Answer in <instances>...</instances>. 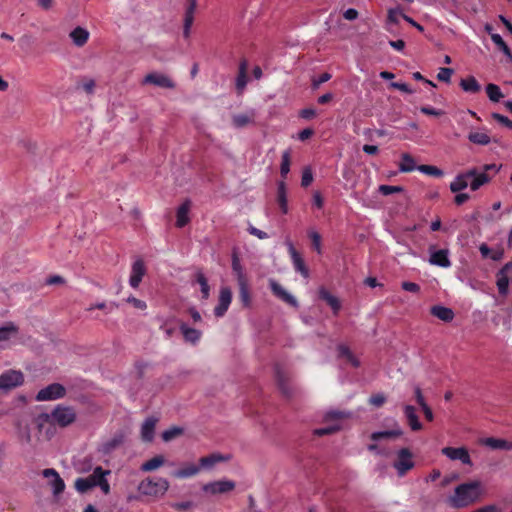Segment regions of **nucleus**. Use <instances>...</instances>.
Wrapping results in <instances>:
<instances>
[{
    "label": "nucleus",
    "instance_id": "obj_1",
    "mask_svg": "<svg viewBox=\"0 0 512 512\" xmlns=\"http://www.w3.org/2000/svg\"><path fill=\"white\" fill-rule=\"evenodd\" d=\"M76 417L73 407L59 404L50 414H39L35 418V424L40 434L44 433L47 438H51L55 433V424L64 428L74 423Z\"/></svg>",
    "mask_w": 512,
    "mask_h": 512
},
{
    "label": "nucleus",
    "instance_id": "obj_2",
    "mask_svg": "<svg viewBox=\"0 0 512 512\" xmlns=\"http://www.w3.org/2000/svg\"><path fill=\"white\" fill-rule=\"evenodd\" d=\"M482 493L479 481L462 483L455 488L454 494L448 498V504L453 508H464L479 500Z\"/></svg>",
    "mask_w": 512,
    "mask_h": 512
},
{
    "label": "nucleus",
    "instance_id": "obj_3",
    "mask_svg": "<svg viewBox=\"0 0 512 512\" xmlns=\"http://www.w3.org/2000/svg\"><path fill=\"white\" fill-rule=\"evenodd\" d=\"M169 488V482L165 478H146L138 486L141 494L146 496H162Z\"/></svg>",
    "mask_w": 512,
    "mask_h": 512
},
{
    "label": "nucleus",
    "instance_id": "obj_4",
    "mask_svg": "<svg viewBox=\"0 0 512 512\" xmlns=\"http://www.w3.org/2000/svg\"><path fill=\"white\" fill-rule=\"evenodd\" d=\"M414 465L412 452L408 448H401L393 464L398 476H404Z\"/></svg>",
    "mask_w": 512,
    "mask_h": 512
},
{
    "label": "nucleus",
    "instance_id": "obj_5",
    "mask_svg": "<svg viewBox=\"0 0 512 512\" xmlns=\"http://www.w3.org/2000/svg\"><path fill=\"white\" fill-rule=\"evenodd\" d=\"M66 395V388L60 383H52L38 391L37 401H52L61 399Z\"/></svg>",
    "mask_w": 512,
    "mask_h": 512
},
{
    "label": "nucleus",
    "instance_id": "obj_6",
    "mask_svg": "<svg viewBox=\"0 0 512 512\" xmlns=\"http://www.w3.org/2000/svg\"><path fill=\"white\" fill-rule=\"evenodd\" d=\"M110 474V470H105L101 466H97L93 469V472L87 476V478L94 487H99L101 491L107 495L110 493L111 489L106 477Z\"/></svg>",
    "mask_w": 512,
    "mask_h": 512
},
{
    "label": "nucleus",
    "instance_id": "obj_7",
    "mask_svg": "<svg viewBox=\"0 0 512 512\" xmlns=\"http://www.w3.org/2000/svg\"><path fill=\"white\" fill-rule=\"evenodd\" d=\"M24 381L23 374L20 371L9 370L0 375V389H11L21 385Z\"/></svg>",
    "mask_w": 512,
    "mask_h": 512
},
{
    "label": "nucleus",
    "instance_id": "obj_8",
    "mask_svg": "<svg viewBox=\"0 0 512 512\" xmlns=\"http://www.w3.org/2000/svg\"><path fill=\"white\" fill-rule=\"evenodd\" d=\"M512 269V261L506 263L496 274V285L500 295L505 296L509 289L508 273Z\"/></svg>",
    "mask_w": 512,
    "mask_h": 512
},
{
    "label": "nucleus",
    "instance_id": "obj_9",
    "mask_svg": "<svg viewBox=\"0 0 512 512\" xmlns=\"http://www.w3.org/2000/svg\"><path fill=\"white\" fill-rule=\"evenodd\" d=\"M248 61L242 59L239 63L238 74L235 79V90L237 95H242L248 83Z\"/></svg>",
    "mask_w": 512,
    "mask_h": 512
},
{
    "label": "nucleus",
    "instance_id": "obj_10",
    "mask_svg": "<svg viewBox=\"0 0 512 512\" xmlns=\"http://www.w3.org/2000/svg\"><path fill=\"white\" fill-rule=\"evenodd\" d=\"M441 452L443 455L447 456L451 460H459L463 464L471 465L470 455L468 453V450L464 447H444L441 450Z\"/></svg>",
    "mask_w": 512,
    "mask_h": 512
},
{
    "label": "nucleus",
    "instance_id": "obj_11",
    "mask_svg": "<svg viewBox=\"0 0 512 512\" xmlns=\"http://www.w3.org/2000/svg\"><path fill=\"white\" fill-rule=\"evenodd\" d=\"M143 84H153L155 86L167 89H173L175 87L174 82L166 75L160 73H149L143 81Z\"/></svg>",
    "mask_w": 512,
    "mask_h": 512
},
{
    "label": "nucleus",
    "instance_id": "obj_12",
    "mask_svg": "<svg viewBox=\"0 0 512 512\" xmlns=\"http://www.w3.org/2000/svg\"><path fill=\"white\" fill-rule=\"evenodd\" d=\"M288 251L295 271L299 272L304 278H308L309 270L305 265L304 259L302 258L300 253L294 248L292 243H288Z\"/></svg>",
    "mask_w": 512,
    "mask_h": 512
},
{
    "label": "nucleus",
    "instance_id": "obj_13",
    "mask_svg": "<svg viewBox=\"0 0 512 512\" xmlns=\"http://www.w3.org/2000/svg\"><path fill=\"white\" fill-rule=\"evenodd\" d=\"M146 273L145 264L142 259H137L131 268V275L129 279V284L132 288H138L143 276Z\"/></svg>",
    "mask_w": 512,
    "mask_h": 512
},
{
    "label": "nucleus",
    "instance_id": "obj_14",
    "mask_svg": "<svg viewBox=\"0 0 512 512\" xmlns=\"http://www.w3.org/2000/svg\"><path fill=\"white\" fill-rule=\"evenodd\" d=\"M187 7L184 16L183 36L188 39L190 36V29L194 21V13L197 7L196 0H186Z\"/></svg>",
    "mask_w": 512,
    "mask_h": 512
},
{
    "label": "nucleus",
    "instance_id": "obj_15",
    "mask_svg": "<svg viewBox=\"0 0 512 512\" xmlns=\"http://www.w3.org/2000/svg\"><path fill=\"white\" fill-rule=\"evenodd\" d=\"M42 474L45 478H50V477L53 478L52 481L50 482V485L53 489L54 495H59L60 493H62L64 491L65 483L55 469H53V468L44 469Z\"/></svg>",
    "mask_w": 512,
    "mask_h": 512
},
{
    "label": "nucleus",
    "instance_id": "obj_16",
    "mask_svg": "<svg viewBox=\"0 0 512 512\" xmlns=\"http://www.w3.org/2000/svg\"><path fill=\"white\" fill-rule=\"evenodd\" d=\"M474 175L473 171H466L459 173L455 179L450 183V190L453 193H458L469 186V180Z\"/></svg>",
    "mask_w": 512,
    "mask_h": 512
},
{
    "label": "nucleus",
    "instance_id": "obj_17",
    "mask_svg": "<svg viewBox=\"0 0 512 512\" xmlns=\"http://www.w3.org/2000/svg\"><path fill=\"white\" fill-rule=\"evenodd\" d=\"M430 264L439 266L442 268H449L451 266V261L449 259V250L448 249H440L434 251L430 255L429 259Z\"/></svg>",
    "mask_w": 512,
    "mask_h": 512
},
{
    "label": "nucleus",
    "instance_id": "obj_18",
    "mask_svg": "<svg viewBox=\"0 0 512 512\" xmlns=\"http://www.w3.org/2000/svg\"><path fill=\"white\" fill-rule=\"evenodd\" d=\"M191 208V201L186 199L177 209L176 213V226L182 228L186 226L189 221V211Z\"/></svg>",
    "mask_w": 512,
    "mask_h": 512
},
{
    "label": "nucleus",
    "instance_id": "obj_19",
    "mask_svg": "<svg viewBox=\"0 0 512 512\" xmlns=\"http://www.w3.org/2000/svg\"><path fill=\"white\" fill-rule=\"evenodd\" d=\"M468 171H473L474 175L471 176L469 180V186L472 191L478 190L483 185L490 182L491 177L485 172H478L476 168L469 169Z\"/></svg>",
    "mask_w": 512,
    "mask_h": 512
},
{
    "label": "nucleus",
    "instance_id": "obj_20",
    "mask_svg": "<svg viewBox=\"0 0 512 512\" xmlns=\"http://www.w3.org/2000/svg\"><path fill=\"white\" fill-rule=\"evenodd\" d=\"M201 471L199 464L187 463L184 464L180 469L174 471L172 476L178 479L190 478L197 475Z\"/></svg>",
    "mask_w": 512,
    "mask_h": 512
},
{
    "label": "nucleus",
    "instance_id": "obj_21",
    "mask_svg": "<svg viewBox=\"0 0 512 512\" xmlns=\"http://www.w3.org/2000/svg\"><path fill=\"white\" fill-rule=\"evenodd\" d=\"M319 298L323 301H325L333 310V313L337 315L339 311L341 310V303L339 299L332 295L326 288L320 287L319 291Z\"/></svg>",
    "mask_w": 512,
    "mask_h": 512
},
{
    "label": "nucleus",
    "instance_id": "obj_22",
    "mask_svg": "<svg viewBox=\"0 0 512 512\" xmlns=\"http://www.w3.org/2000/svg\"><path fill=\"white\" fill-rule=\"evenodd\" d=\"M404 415L407 419L408 425L412 431H419L422 429V424L416 414V409L412 405L404 406Z\"/></svg>",
    "mask_w": 512,
    "mask_h": 512
},
{
    "label": "nucleus",
    "instance_id": "obj_23",
    "mask_svg": "<svg viewBox=\"0 0 512 512\" xmlns=\"http://www.w3.org/2000/svg\"><path fill=\"white\" fill-rule=\"evenodd\" d=\"M69 36L74 45L83 47L89 40L90 33L87 29L78 26L70 32Z\"/></svg>",
    "mask_w": 512,
    "mask_h": 512
},
{
    "label": "nucleus",
    "instance_id": "obj_24",
    "mask_svg": "<svg viewBox=\"0 0 512 512\" xmlns=\"http://www.w3.org/2000/svg\"><path fill=\"white\" fill-rule=\"evenodd\" d=\"M270 287H271L273 294L275 296H277L278 298H280L282 301H284L292 306L297 305L296 299L292 295H290L280 284H278L275 281H271Z\"/></svg>",
    "mask_w": 512,
    "mask_h": 512
},
{
    "label": "nucleus",
    "instance_id": "obj_25",
    "mask_svg": "<svg viewBox=\"0 0 512 512\" xmlns=\"http://www.w3.org/2000/svg\"><path fill=\"white\" fill-rule=\"evenodd\" d=\"M277 203L283 214L288 213V198L287 188L284 180L279 181L277 184Z\"/></svg>",
    "mask_w": 512,
    "mask_h": 512
},
{
    "label": "nucleus",
    "instance_id": "obj_26",
    "mask_svg": "<svg viewBox=\"0 0 512 512\" xmlns=\"http://www.w3.org/2000/svg\"><path fill=\"white\" fill-rule=\"evenodd\" d=\"M255 113L249 111L246 113H239L232 116V125L235 128H244L254 122Z\"/></svg>",
    "mask_w": 512,
    "mask_h": 512
},
{
    "label": "nucleus",
    "instance_id": "obj_27",
    "mask_svg": "<svg viewBox=\"0 0 512 512\" xmlns=\"http://www.w3.org/2000/svg\"><path fill=\"white\" fill-rule=\"evenodd\" d=\"M224 461V455L220 453H213L199 459V466L201 470H211L216 464Z\"/></svg>",
    "mask_w": 512,
    "mask_h": 512
},
{
    "label": "nucleus",
    "instance_id": "obj_28",
    "mask_svg": "<svg viewBox=\"0 0 512 512\" xmlns=\"http://www.w3.org/2000/svg\"><path fill=\"white\" fill-rule=\"evenodd\" d=\"M430 313L434 317H437L438 319L444 322H450L454 318V312L452 311V309L441 305L432 306L430 309Z\"/></svg>",
    "mask_w": 512,
    "mask_h": 512
},
{
    "label": "nucleus",
    "instance_id": "obj_29",
    "mask_svg": "<svg viewBox=\"0 0 512 512\" xmlns=\"http://www.w3.org/2000/svg\"><path fill=\"white\" fill-rule=\"evenodd\" d=\"M156 421L154 418H147L142 424L141 437L143 441L150 442L153 440Z\"/></svg>",
    "mask_w": 512,
    "mask_h": 512
},
{
    "label": "nucleus",
    "instance_id": "obj_30",
    "mask_svg": "<svg viewBox=\"0 0 512 512\" xmlns=\"http://www.w3.org/2000/svg\"><path fill=\"white\" fill-rule=\"evenodd\" d=\"M403 431L400 428L393 429V430H387V431H378L373 432L370 436L371 440L373 441H380V440H389V439H395L400 436H402Z\"/></svg>",
    "mask_w": 512,
    "mask_h": 512
},
{
    "label": "nucleus",
    "instance_id": "obj_31",
    "mask_svg": "<svg viewBox=\"0 0 512 512\" xmlns=\"http://www.w3.org/2000/svg\"><path fill=\"white\" fill-rule=\"evenodd\" d=\"M19 328L13 322L0 327V343L8 341L17 336Z\"/></svg>",
    "mask_w": 512,
    "mask_h": 512
},
{
    "label": "nucleus",
    "instance_id": "obj_32",
    "mask_svg": "<svg viewBox=\"0 0 512 512\" xmlns=\"http://www.w3.org/2000/svg\"><path fill=\"white\" fill-rule=\"evenodd\" d=\"M460 87L469 93H478L481 90V85L474 76H468L467 78L461 79Z\"/></svg>",
    "mask_w": 512,
    "mask_h": 512
},
{
    "label": "nucleus",
    "instance_id": "obj_33",
    "mask_svg": "<svg viewBox=\"0 0 512 512\" xmlns=\"http://www.w3.org/2000/svg\"><path fill=\"white\" fill-rule=\"evenodd\" d=\"M164 463H165L164 456L157 455V456L149 459L148 461L144 462L141 465L140 469L143 472H151V471H154V470L160 468L162 465H164Z\"/></svg>",
    "mask_w": 512,
    "mask_h": 512
},
{
    "label": "nucleus",
    "instance_id": "obj_34",
    "mask_svg": "<svg viewBox=\"0 0 512 512\" xmlns=\"http://www.w3.org/2000/svg\"><path fill=\"white\" fill-rule=\"evenodd\" d=\"M338 356L340 358L346 359L353 367H358L360 365L359 360L354 356L349 347L344 344H340L337 347Z\"/></svg>",
    "mask_w": 512,
    "mask_h": 512
},
{
    "label": "nucleus",
    "instance_id": "obj_35",
    "mask_svg": "<svg viewBox=\"0 0 512 512\" xmlns=\"http://www.w3.org/2000/svg\"><path fill=\"white\" fill-rule=\"evenodd\" d=\"M181 332L185 341L195 344L201 337L200 331L188 327L186 324L181 323L180 325Z\"/></svg>",
    "mask_w": 512,
    "mask_h": 512
},
{
    "label": "nucleus",
    "instance_id": "obj_36",
    "mask_svg": "<svg viewBox=\"0 0 512 512\" xmlns=\"http://www.w3.org/2000/svg\"><path fill=\"white\" fill-rule=\"evenodd\" d=\"M123 443V436L116 435L112 439L104 442L101 446V452L104 454H110L116 448H118Z\"/></svg>",
    "mask_w": 512,
    "mask_h": 512
},
{
    "label": "nucleus",
    "instance_id": "obj_37",
    "mask_svg": "<svg viewBox=\"0 0 512 512\" xmlns=\"http://www.w3.org/2000/svg\"><path fill=\"white\" fill-rule=\"evenodd\" d=\"M415 169H417V167H416L415 160L413 159V157L408 153H403L401 155V163L399 165V170L401 172L407 173V172H412Z\"/></svg>",
    "mask_w": 512,
    "mask_h": 512
},
{
    "label": "nucleus",
    "instance_id": "obj_38",
    "mask_svg": "<svg viewBox=\"0 0 512 512\" xmlns=\"http://www.w3.org/2000/svg\"><path fill=\"white\" fill-rule=\"evenodd\" d=\"M468 139L473 144L482 145V146L488 145L491 142V138L487 133L478 132V131L470 132L468 134Z\"/></svg>",
    "mask_w": 512,
    "mask_h": 512
},
{
    "label": "nucleus",
    "instance_id": "obj_39",
    "mask_svg": "<svg viewBox=\"0 0 512 512\" xmlns=\"http://www.w3.org/2000/svg\"><path fill=\"white\" fill-rule=\"evenodd\" d=\"M232 270L237 278V282L247 280V277L243 271V267L240 264V260L235 250L232 253Z\"/></svg>",
    "mask_w": 512,
    "mask_h": 512
},
{
    "label": "nucleus",
    "instance_id": "obj_40",
    "mask_svg": "<svg viewBox=\"0 0 512 512\" xmlns=\"http://www.w3.org/2000/svg\"><path fill=\"white\" fill-rule=\"evenodd\" d=\"M491 40L498 47V49L500 51H502L512 61L511 50H510L509 46L506 44V42L503 40L501 35H499L497 33H492Z\"/></svg>",
    "mask_w": 512,
    "mask_h": 512
},
{
    "label": "nucleus",
    "instance_id": "obj_41",
    "mask_svg": "<svg viewBox=\"0 0 512 512\" xmlns=\"http://www.w3.org/2000/svg\"><path fill=\"white\" fill-rule=\"evenodd\" d=\"M239 286V297L243 304V306L248 307L250 305V293L248 286V279L243 281H238Z\"/></svg>",
    "mask_w": 512,
    "mask_h": 512
},
{
    "label": "nucleus",
    "instance_id": "obj_42",
    "mask_svg": "<svg viewBox=\"0 0 512 512\" xmlns=\"http://www.w3.org/2000/svg\"><path fill=\"white\" fill-rule=\"evenodd\" d=\"M276 380H277L278 387L281 390L282 394L285 395L286 397H290L291 396V388L288 385L284 374L278 368L276 369Z\"/></svg>",
    "mask_w": 512,
    "mask_h": 512
},
{
    "label": "nucleus",
    "instance_id": "obj_43",
    "mask_svg": "<svg viewBox=\"0 0 512 512\" xmlns=\"http://www.w3.org/2000/svg\"><path fill=\"white\" fill-rule=\"evenodd\" d=\"M486 93L492 102H499L504 97L498 85L490 83L486 86Z\"/></svg>",
    "mask_w": 512,
    "mask_h": 512
},
{
    "label": "nucleus",
    "instance_id": "obj_44",
    "mask_svg": "<svg viewBox=\"0 0 512 512\" xmlns=\"http://www.w3.org/2000/svg\"><path fill=\"white\" fill-rule=\"evenodd\" d=\"M290 165H291L290 151L286 150L282 154L281 165H280V175L283 179H286L288 173L290 172Z\"/></svg>",
    "mask_w": 512,
    "mask_h": 512
},
{
    "label": "nucleus",
    "instance_id": "obj_45",
    "mask_svg": "<svg viewBox=\"0 0 512 512\" xmlns=\"http://www.w3.org/2000/svg\"><path fill=\"white\" fill-rule=\"evenodd\" d=\"M484 443H485V445H487L488 447H490L492 449H510L511 448V445L507 441H505L503 439H496L493 437L486 438Z\"/></svg>",
    "mask_w": 512,
    "mask_h": 512
},
{
    "label": "nucleus",
    "instance_id": "obj_46",
    "mask_svg": "<svg viewBox=\"0 0 512 512\" xmlns=\"http://www.w3.org/2000/svg\"><path fill=\"white\" fill-rule=\"evenodd\" d=\"M75 489L79 492V493H86L88 492L89 490H91L92 488H94V486L92 485V483L88 480L87 477H83V478H77L76 481H75Z\"/></svg>",
    "mask_w": 512,
    "mask_h": 512
},
{
    "label": "nucleus",
    "instance_id": "obj_47",
    "mask_svg": "<svg viewBox=\"0 0 512 512\" xmlns=\"http://www.w3.org/2000/svg\"><path fill=\"white\" fill-rule=\"evenodd\" d=\"M417 169L426 175L434 177H442L444 174L441 169L432 165H420L417 167Z\"/></svg>",
    "mask_w": 512,
    "mask_h": 512
},
{
    "label": "nucleus",
    "instance_id": "obj_48",
    "mask_svg": "<svg viewBox=\"0 0 512 512\" xmlns=\"http://www.w3.org/2000/svg\"><path fill=\"white\" fill-rule=\"evenodd\" d=\"M196 281L200 285L202 298L207 299L209 297V285L207 283V279L205 278L204 274L197 273L196 275Z\"/></svg>",
    "mask_w": 512,
    "mask_h": 512
},
{
    "label": "nucleus",
    "instance_id": "obj_49",
    "mask_svg": "<svg viewBox=\"0 0 512 512\" xmlns=\"http://www.w3.org/2000/svg\"><path fill=\"white\" fill-rule=\"evenodd\" d=\"M308 237H309V238H310V240H311V244H312L313 249H314L318 254H321V253H322V248H321V235H320L317 231H309V232H308Z\"/></svg>",
    "mask_w": 512,
    "mask_h": 512
},
{
    "label": "nucleus",
    "instance_id": "obj_50",
    "mask_svg": "<svg viewBox=\"0 0 512 512\" xmlns=\"http://www.w3.org/2000/svg\"><path fill=\"white\" fill-rule=\"evenodd\" d=\"M340 430V426L338 424L328 425L326 427L317 428L314 430V434L316 436H325L330 435Z\"/></svg>",
    "mask_w": 512,
    "mask_h": 512
},
{
    "label": "nucleus",
    "instance_id": "obj_51",
    "mask_svg": "<svg viewBox=\"0 0 512 512\" xmlns=\"http://www.w3.org/2000/svg\"><path fill=\"white\" fill-rule=\"evenodd\" d=\"M183 432L182 428L179 427H172L170 429L165 430L162 433V438L164 441L168 442L176 438L177 436L181 435Z\"/></svg>",
    "mask_w": 512,
    "mask_h": 512
},
{
    "label": "nucleus",
    "instance_id": "obj_52",
    "mask_svg": "<svg viewBox=\"0 0 512 512\" xmlns=\"http://www.w3.org/2000/svg\"><path fill=\"white\" fill-rule=\"evenodd\" d=\"M215 315L221 317L224 315V286L219 289L218 305L215 307Z\"/></svg>",
    "mask_w": 512,
    "mask_h": 512
},
{
    "label": "nucleus",
    "instance_id": "obj_53",
    "mask_svg": "<svg viewBox=\"0 0 512 512\" xmlns=\"http://www.w3.org/2000/svg\"><path fill=\"white\" fill-rule=\"evenodd\" d=\"M206 492L211 493H224V481L220 480L215 483L207 484L204 486Z\"/></svg>",
    "mask_w": 512,
    "mask_h": 512
},
{
    "label": "nucleus",
    "instance_id": "obj_54",
    "mask_svg": "<svg viewBox=\"0 0 512 512\" xmlns=\"http://www.w3.org/2000/svg\"><path fill=\"white\" fill-rule=\"evenodd\" d=\"M403 190L400 186H391V185H380L379 186V192L382 195L388 196L394 193H399Z\"/></svg>",
    "mask_w": 512,
    "mask_h": 512
},
{
    "label": "nucleus",
    "instance_id": "obj_55",
    "mask_svg": "<svg viewBox=\"0 0 512 512\" xmlns=\"http://www.w3.org/2000/svg\"><path fill=\"white\" fill-rule=\"evenodd\" d=\"M313 181V174L309 167L304 168L302 172V178H301V186L306 188L308 187Z\"/></svg>",
    "mask_w": 512,
    "mask_h": 512
},
{
    "label": "nucleus",
    "instance_id": "obj_56",
    "mask_svg": "<svg viewBox=\"0 0 512 512\" xmlns=\"http://www.w3.org/2000/svg\"><path fill=\"white\" fill-rule=\"evenodd\" d=\"M403 13L398 9H389L387 15V23L389 24H398L399 17H402Z\"/></svg>",
    "mask_w": 512,
    "mask_h": 512
},
{
    "label": "nucleus",
    "instance_id": "obj_57",
    "mask_svg": "<svg viewBox=\"0 0 512 512\" xmlns=\"http://www.w3.org/2000/svg\"><path fill=\"white\" fill-rule=\"evenodd\" d=\"M453 74V69L451 68H440L437 78L439 81L443 82H449L451 79V76Z\"/></svg>",
    "mask_w": 512,
    "mask_h": 512
},
{
    "label": "nucleus",
    "instance_id": "obj_58",
    "mask_svg": "<svg viewBox=\"0 0 512 512\" xmlns=\"http://www.w3.org/2000/svg\"><path fill=\"white\" fill-rule=\"evenodd\" d=\"M420 111L425 115H430V116H435V117L442 116L445 113L443 110L436 109L431 106H422L420 108Z\"/></svg>",
    "mask_w": 512,
    "mask_h": 512
},
{
    "label": "nucleus",
    "instance_id": "obj_59",
    "mask_svg": "<svg viewBox=\"0 0 512 512\" xmlns=\"http://www.w3.org/2000/svg\"><path fill=\"white\" fill-rule=\"evenodd\" d=\"M386 402V397L382 393L374 394L369 398V403L373 406L380 407Z\"/></svg>",
    "mask_w": 512,
    "mask_h": 512
},
{
    "label": "nucleus",
    "instance_id": "obj_60",
    "mask_svg": "<svg viewBox=\"0 0 512 512\" xmlns=\"http://www.w3.org/2000/svg\"><path fill=\"white\" fill-rule=\"evenodd\" d=\"M492 117L499 123H501L502 125H504L505 127H507L508 129H511L512 130V120H510L508 117L502 115V114H499V113H493L492 114Z\"/></svg>",
    "mask_w": 512,
    "mask_h": 512
},
{
    "label": "nucleus",
    "instance_id": "obj_61",
    "mask_svg": "<svg viewBox=\"0 0 512 512\" xmlns=\"http://www.w3.org/2000/svg\"><path fill=\"white\" fill-rule=\"evenodd\" d=\"M127 302L131 303L135 308L140 310H144L147 308V304L145 301L135 298L133 296L128 297Z\"/></svg>",
    "mask_w": 512,
    "mask_h": 512
},
{
    "label": "nucleus",
    "instance_id": "obj_62",
    "mask_svg": "<svg viewBox=\"0 0 512 512\" xmlns=\"http://www.w3.org/2000/svg\"><path fill=\"white\" fill-rule=\"evenodd\" d=\"M402 289L408 292L412 293H418L420 291V286L417 283L414 282H403L402 283Z\"/></svg>",
    "mask_w": 512,
    "mask_h": 512
},
{
    "label": "nucleus",
    "instance_id": "obj_63",
    "mask_svg": "<svg viewBox=\"0 0 512 512\" xmlns=\"http://www.w3.org/2000/svg\"><path fill=\"white\" fill-rule=\"evenodd\" d=\"M330 79H331V74H329L327 72L322 73L317 80L316 79L313 80L312 87L314 89H317L320 84L325 83V82L329 81Z\"/></svg>",
    "mask_w": 512,
    "mask_h": 512
},
{
    "label": "nucleus",
    "instance_id": "obj_64",
    "mask_svg": "<svg viewBox=\"0 0 512 512\" xmlns=\"http://www.w3.org/2000/svg\"><path fill=\"white\" fill-rule=\"evenodd\" d=\"M313 205L318 209H322L324 206V199L319 191H315L313 194Z\"/></svg>",
    "mask_w": 512,
    "mask_h": 512
}]
</instances>
